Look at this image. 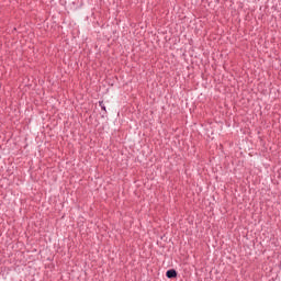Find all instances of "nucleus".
I'll return each instance as SVG.
<instances>
[{"label":"nucleus","instance_id":"1","mask_svg":"<svg viewBox=\"0 0 281 281\" xmlns=\"http://www.w3.org/2000/svg\"><path fill=\"white\" fill-rule=\"evenodd\" d=\"M167 278H177V271L176 270H168L166 272Z\"/></svg>","mask_w":281,"mask_h":281},{"label":"nucleus","instance_id":"2","mask_svg":"<svg viewBox=\"0 0 281 281\" xmlns=\"http://www.w3.org/2000/svg\"><path fill=\"white\" fill-rule=\"evenodd\" d=\"M103 110H105L106 108L102 106Z\"/></svg>","mask_w":281,"mask_h":281}]
</instances>
